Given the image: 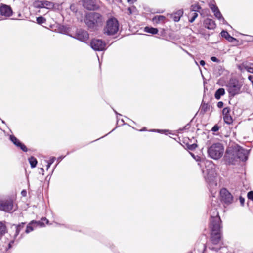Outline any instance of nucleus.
Masks as SVG:
<instances>
[{
	"mask_svg": "<svg viewBox=\"0 0 253 253\" xmlns=\"http://www.w3.org/2000/svg\"><path fill=\"white\" fill-rule=\"evenodd\" d=\"M249 152L239 145H235L227 148L225 155L227 162L234 164L235 161L241 160L245 161L248 159Z\"/></svg>",
	"mask_w": 253,
	"mask_h": 253,
	"instance_id": "f257e3e1",
	"label": "nucleus"
},
{
	"mask_svg": "<svg viewBox=\"0 0 253 253\" xmlns=\"http://www.w3.org/2000/svg\"><path fill=\"white\" fill-rule=\"evenodd\" d=\"M197 161H200L201 163L198 165L201 166V164L204 163L206 167V170H203V173L206 182L210 186L216 185L217 183L215 181V178L216 176V173L215 169V166L212 162L205 160H201L200 157H198L195 159Z\"/></svg>",
	"mask_w": 253,
	"mask_h": 253,
	"instance_id": "f03ea898",
	"label": "nucleus"
},
{
	"mask_svg": "<svg viewBox=\"0 0 253 253\" xmlns=\"http://www.w3.org/2000/svg\"><path fill=\"white\" fill-rule=\"evenodd\" d=\"M84 22L88 28L97 30L104 24L105 18L98 12H89L85 15Z\"/></svg>",
	"mask_w": 253,
	"mask_h": 253,
	"instance_id": "7ed1b4c3",
	"label": "nucleus"
},
{
	"mask_svg": "<svg viewBox=\"0 0 253 253\" xmlns=\"http://www.w3.org/2000/svg\"><path fill=\"white\" fill-rule=\"evenodd\" d=\"M224 152V147L220 143H214L208 149V154L211 158L217 160L220 158Z\"/></svg>",
	"mask_w": 253,
	"mask_h": 253,
	"instance_id": "20e7f679",
	"label": "nucleus"
},
{
	"mask_svg": "<svg viewBox=\"0 0 253 253\" xmlns=\"http://www.w3.org/2000/svg\"><path fill=\"white\" fill-rule=\"evenodd\" d=\"M119 30V23L115 18H109L106 21V25L104 28V34L107 35H113Z\"/></svg>",
	"mask_w": 253,
	"mask_h": 253,
	"instance_id": "39448f33",
	"label": "nucleus"
},
{
	"mask_svg": "<svg viewBox=\"0 0 253 253\" xmlns=\"http://www.w3.org/2000/svg\"><path fill=\"white\" fill-rule=\"evenodd\" d=\"M81 2L83 6L89 11L99 10L102 4L99 0H82Z\"/></svg>",
	"mask_w": 253,
	"mask_h": 253,
	"instance_id": "423d86ee",
	"label": "nucleus"
},
{
	"mask_svg": "<svg viewBox=\"0 0 253 253\" xmlns=\"http://www.w3.org/2000/svg\"><path fill=\"white\" fill-rule=\"evenodd\" d=\"M211 219L210 221V228H215L218 225H221V220L219 213L216 208H212L210 211Z\"/></svg>",
	"mask_w": 253,
	"mask_h": 253,
	"instance_id": "0eeeda50",
	"label": "nucleus"
},
{
	"mask_svg": "<svg viewBox=\"0 0 253 253\" xmlns=\"http://www.w3.org/2000/svg\"><path fill=\"white\" fill-rule=\"evenodd\" d=\"M213 228H210L211 230V240L212 244L214 245L218 244L221 239V229L222 225H218Z\"/></svg>",
	"mask_w": 253,
	"mask_h": 253,
	"instance_id": "6e6552de",
	"label": "nucleus"
},
{
	"mask_svg": "<svg viewBox=\"0 0 253 253\" xmlns=\"http://www.w3.org/2000/svg\"><path fill=\"white\" fill-rule=\"evenodd\" d=\"M227 86L229 95L234 96L239 93L242 85L237 80H230Z\"/></svg>",
	"mask_w": 253,
	"mask_h": 253,
	"instance_id": "1a4fd4ad",
	"label": "nucleus"
},
{
	"mask_svg": "<svg viewBox=\"0 0 253 253\" xmlns=\"http://www.w3.org/2000/svg\"><path fill=\"white\" fill-rule=\"evenodd\" d=\"M221 200L226 205H229L233 202V197L232 194L225 188H223L220 192Z\"/></svg>",
	"mask_w": 253,
	"mask_h": 253,
	"instance_id": "9d476101",
	"label": "nucleus"
},
{
	"mask_svg": "<svg viewBox=\"0 0 253 253\" xmlns=\"http://www.w3.org/2000/svg\"><path fill=\"white\" fill-rule=\"evenodd\" d=\"M13 208V201L11 199L0 200V210L6 212H10Z\"/></svg>",
	"mask_w": 253,
	"mask_h": 253,
	"instance_id": "9b49d317",
	"label": "nucleus"
},
{
	"mask_svg": "<svg viewBox=\"0 0 253 253\" xmlns=\"http://www.w3.org/2000/svg\"><path fill=\"white\" fill-rule=\"evenodd\" d=\"M90 46L95 51H103L105 49L106 43L101 40L93 39L90 42Z\"/></svg>",
	"mask_w": 253,
	"mask_h": 253,
	"instance_id": "f8f14e48",
	"label": "nucleus"
},
{
	"mask_svg": "<svg viewBox=\"0 0 253 253\" xmlns=\"http://www.w3.org/2000/svg\"><path fill=\"white\" fill-rule=\"evenodd\" d=\"M11 8L6 4H1L0 5V14L1 16L9 17L12 15Z\"/></svg>",
	"mask_w": 253,
	"mask_h": 253,
	"instance_id": "ddd939ff",
	"label": "nucleus"
},
{
	"mask_svg": "<svg viewBox=\"0 0 253 253\" xmlns=\"http://www.w3.org/2000/svg\"><path fill=\"white\" fill-rule=\"evenodd\" d=\"M44 226V223L42 221H36L33 220L27 225L25 232L26 233H29L32 231L34 228L37 227H43Z\"/></svg>",
	"mask_w": 253,
	"mask_h": 253,
	"instance_id": "4468645a",
	"label": "nucleus"
},
{
	"mask_svg": "<svg viewBox=\"0 0 253 253\" xmlns=\"http://www.w3.org/2000/svg\"><path fill=\"white\" fill-rule=\"evenodd\" d=\"M10 140L18 147H19L24 152L27 151L26 146L17 139L14 136L11 135L10 137Z\"/></svg>",
	"mask_w": 253,
	"mask_h": 253,
	"instance_id": "2eb2a0df",
	"label": "nucleus"
},
{
	"mask_svg": "<svg viewBox=\"0 0 253 253\" xmlns=\"http://www.w3.org/2000/svg\"><path fill=\"white\" fill-rule=\"evenodd\" d=\"M88 34L84 30H80L76 35V39L82 42H85L88 40Z\"/></svg>",
	"mask_w": 253,
	"mask_h": 253,
	"instance_id": "dca6fc26",
	"label": "nucleus"
},
{
	"mask_svg": "<svg viewBox=\"0 0 253 253\" xmlns=\"http://www.w3.org/2000/svg\"><path fill=\"white\" fill-rule=\"evenodd\" d=\"M204 25L205 28L209 30H213L216 27L214 21L210 18H206L204 20Z\"/></svg>",
	"mask_w": 253,
	"mask_h": 253,
	"instance_id": "f3484780",
	"label": "nucleus"
},
{
	"mask_svg": "<svg viewBox=\"0 0 253 253\" xmlns=\"http://www.w3.org/2000/svg\"><path fill=\"white\" fill-rule=\"evenodd\" d=\"M239 69L243 71L246 70L248 72L253 73V64L243 63L242 65L239 66Z\"/></svg>",
	"mask_w": 253,
	"mask_h": 253,
	"instance_id": "a211bd4d",
	"label": "nucleus"
},
{
	"mask_svg": "<svg viewBox=\"0 0 253 253\" xmlns=\"http://www.w3.org/2000/svg\"><path fill=\"white\" fill-rule=\"evenodd\" d=\"M220 34L222 37L225 38L228 41L231 42H233L234 41H237L236 39L230 36L226 31H222Z\"/></svg>",
	"mask_w": 253,
	"mask_h": 253,
	"instance_id": "6ab92c4d",
	"label": "nucleus"
},
{
	"mask_svg": "<svg viewBox=\"0 0 253 253\" xmlns=\"http://www.w3.org/2000/svg\"><path fill=\"white\" fill-rule=\"evenodd\" d=\"M183 14V11L182 9H180L171 15V17L175 22H178L179 21L181 17Z\"/></svg>",
	"mask_w": 253,
	"mask_h": 253,
	"instance_id": "aec40b11",
	"label": "nucleus"
},
{
	"mask_svg": "<svg viewBox=\"0 0 253 253\" xmlns=\"http://www.w3.org/2000/svg\"><path fill=\"white\" fill-rule=\"evenodd\" d=\"M25 223H22L21 224L18 225L14 226L15 233L13 235L14 239H15L16 237L19 235L20 231L23 228Z\"/></svg>",
	"mask_w": 253,
	"mask_h": 253,
	"instance_id": "412c9836",
	"label": "nucleus"
},
{
	"mask_svg": "<svg viewBox=\"0 0 253 253\" xmlns=\"http://www.w3.org/2000/svg\"><path fill=\"white\" fill-rule=\"evenodd\" d=\"M7 232V228L5 224L0 221V239L5 235Z\"/></svg>",
	"mask_w": 253,
	"mask_h": 253,
	"instance_id": "4be33fe9",
	"label": "nucleus"
},
{
	"mask_svg": "<svg viewBox=\"0 0 253 253\" xmlns=\"http://www.w3.org/2000/svg\"><path fill=\"white\" fill-rule=\"evenodd\" d=\"M225 94V90L224 88H220L217 89L214 94L215 98L219 100L221 97Z\"/></svg>",
	"mask_w": 253,
	"mask_h": 253,
	"instance_id": "5701e85b",
	"label": "nucleus"
},
{
	"mask_svg": "<svg viewBox=\"0 0 253 253\" xmlns=\"http://www.w3.org/2000/svg\"><path fill=\"white\" fill-rule=\"evenodd\" d=\"M54 4L53 2L47 0H43L42 8L52 9L54 7Z\"/></svg>",
	"mask_w": 253,
	"mask_h": 253,
	"instance_id": "b1692460",
	"label": "nucleus"
},
{
	"mask_svg": "<svg viewBox=\"0 0 253 253\" xmlns=\"http://www.w3.org/2000/svg\"><path fill=\"white\" fill-rule=\"evenodd\" d=\"M165 17L162 15L155 16L152 19L154 23H158L160 22H163L165 19Z\"/></svg>",
	"mask_w": 253,
	"mask_h": 253,
	"instance_id": "393cba45",
	"label": "nucleus"
},
{
	"mask_svg": "<svg viewBox=\"0 0 253 253\" xmlns=\"http://www.w3.org/2000/svg\"><path fill=\"white\" fill-rule=\"evenodd\" d=\"M144 31L152 34H156L158 32V30L157 28L149 27H146Z\"/></svg>",
	"mask_w": 253,
	"mask_h": 253,
	"instance_id": "a878e982",
	"label": "nucleus"
},
{
	"mask_svg": "<svg viewBox=\"0 0 253 253\" xmlns=\"http://www.w3.org/2000/svg\"><path fill=\"white\" fill-rule=\"evenodd\" d=\"M223 120L225 123L227 124H231L233 122V119L230 114L224 115Z\"/></svg>",
	"mask_w": 253,
	"mask_h": 253,
	"instance_id": "bb28decb",
	"label": "nucleus"
},
{
	"mask_svg": "<svg viewBox=\"0 0 253 253\" xmlns=\"http://www.w3.org/2000/svg\"><path fill=\"white\" fill-rule=\"evenodd\" d=\"M214 16L219 20L222 22L223 24L225 23V20L224 18L223 17L221 13L219 11V10L216 11L214 13Z\"/></svg>",
	"mask_w": 253,
	"mask_h": 253,
	"instance_id": "cd10ccee",
	"label": "nucleus"
},
{
	"mask_svg": "<svg viewBox=\"0 0 253 253\" xmlns=\"http://www.w3.org/2000/svg\"><path fill=\"white\" fill-rule=\"evenodd\" d=\"M28 160L32 168H35L36 166L37 161L35 158L31 156L28 159Z\"/></svg>",
	"mask_w": 253,
	"mask_h": 253,
	"instance_id": "c85d7f7f",
	"label": "nucleus"
},
{
	"mask_svg": "<svg viewBox=\"0 0 253 253\" xmlns=\"http://www.w3.org/2000/svg\"><path fill=\"white\" fill-rule=\"evenodd\" d=\"M43 1L35 0L33 3V6L37 8H42Z\"/></svg>",
	"mask_w": 253,
	"mask_h": 253,
	"instance_id": "c756f323",
	"label": "nucleus"
},
{
	"mask_svg": "<svg viewBox=\"0 0 253 253\" xmlns=\"http://www.w3.org/2000/svg\"><path fill=\"white\" fill-rule=\"evenodd\" d=\"M201 9L200 6L197 4H193L191 6L190 10L192 12H196Z\"/></svg>",
	"mask_w": 253,
	"mask_h": 253,
	"instance_id": "7c9ffc66",
	"label": "nucleus"
},
{
	"mask_svg": "<svg viewBox=\"0 0 253 253\" xmlns=\"http://www.w3.org/2000/svg\"><path fill=\"white\" fill-rule=\"evenodd\" d=\"M210 106L207 104L203 103H202L201 106V111H203L204 112H206L209 109Z\"/></svg>",
	"mask_w": 253,
	"mask_h": 253,
	"instance_id": "2f4dec72",
	"label": "nucleus"
},
{
	"mask_svg": "<svg viewBox=\"0 0 253 253\" xmlns=\"http://www.w3.org/2000/svg\"><path fill=\"white\" fill-rule=\"evenodd\" d=\"M191 15L192 17L189 20V21L190 23H192L195 20V19L198 16V14L196 12H193L191 14H190L189 16Z\"/></svg>",
	"mask_w": 253,
	"mask_h": 253,
	"instance_id": "473e14b6",
	"label": "nucleus"
},
{
	"mask_svg": "<svg viewBox=\"0 0 253 253\" xmlns=\"http://www.w3.org/2000/svg\"><path fill=\"white\" fill-rule=\"evenodd\" d=\"M45 21H46L45 19L42 16H40V17L37 18V21L38 24H41L44 23H45Z\"/></svg>",
	"mask_w": 253,
	"mask_h": 253,
	"instance_id": "72a5a7b5",
	"label": "nucleus"
},
{
	"mask_svg": "<svg viewBox=\"0 0 253 253\" xmlns=\"http://www.w3.org/2000/svg\"><path fill=\"white\" fill-rule=\"evenodd\" d=\"M230 109L229 107H225L223 109V115L229 114L230 113Z\"/></svg>",
	"mask_w": 253,
	"mask_h": 253,
	"instance_id": "f704fd0d",
	"label": "nucleus"
},
{
	"mask_svg": "<svg viewBox=\"0 0 253 253\" xmlns=\"http://www.w3.org/2000/svg\"><path fill=\"white\" fill-rule=\"evenodd\" d=\"M197 147V144H196L195 143L187 145L188 149L190 150H193L195 149Z\"/></svg>",
	"mask_w": 253,
	"mask_h": 253,
	"instance_id": "c9c22d12",
	"label": "nucleus"
},
{
	"mask_svg": "<svg viewBox=\"0 0 253 253\" xmlns=\"http://www.w3.org/2000/svg\"><path fill=\"white\" fill-rule=\"evenodd\" d=\"M210 8L213 13L219 10L218 7L213 4L210 5Z\"/></svg>",
	"mask_w": 253,
	"mask_h": 253,
	"instance_id": "e433bc0d",
	"label": "nucleus"
},
{
	"mask_svg": "<svg viewBox=\"0 0 253 253\" xmlns=\"http://www.w3.org/2000/svg\"><path fill=\"white\" fill-rule=\"evenodd\" d=\"M247 196L249 199L253 200V191H250L248 192Z\"/></svg>",
	"mask_w": 253,
	"mask_h": 253,
	"instance_id": "4c0bfd02",
	"label": "nucleus"
},
{
	"mask_svg": "<svg viewBox=\"0 0 253 253\" xmlns=\"http://www.w3.org/2000/svg\"><path fill=\"white\" fill-rule=\"evenodd\" d=\"M239 201H240L241 206H243L244 205L245 199L243 197H242V196H240Z\"/></svg>",
	"mask_w": 253,
	"mask_h": 253,
	"instance_id": "58836bf2",
	"label": "nucleus"
},
{
	"mask_svg": "<svg viewBox=\"0 0 253 253\" xmlns=\"http://www.w3.org/2000/svg\"><path fill=\"white\" fill-rule=\"evenodd\" d=\"M67 32V29L64 26H62L60 28V32L62 33H65Z\"/></svg>",
	"mask_w": 253,
	"mask_h": 253,
	"instance_id": "ea45409f",
	"label": "nucleus"
},
{
	"mask_svg": "<svg viewBox=\"0 0 253 253\" xmlns=\"http://www.w3.org/2000/svg\"><path fill=\"white\" fill-rule=\"evenodd\" d=\"M219 130V126L217 125H215L212 128L211 130L213 132L217 131Z\"/></svg>",
	"mask_w": 253,
	"mask_h": 253,
	"instance_id": "a19ab883",
	"label": "nucleus"
},
{
	"mask_svg": "<svg viewBox=\"0 0 253 253\" xmlns=\"http://www.w3.org/2000/svg\"><path fill=\"white\" fill-rule=\"evenodd\" d=\"M211 60L214 62L218 63L219 62V60L216 57L212 56L211 58Z\"/></svg>",
	"mask_w": 253,
	"mask_h": 253,
	"instance_id": "79ce46f5",
	"label": "nucleus"
},
{
	"mask_svg": "<svg viewBox=\"0 0 253 253\" xmlns=\"http://www.w3.org/2000/svg\"><path fill=\"white\" fill-rule=\"evenodd\" d=\"M217 106L218 108H221L223 107V103L222 101H219L217 103Z\"/></svg>",
	"mask_w": 253,
	"mask_h": 253,
	"instance_id": "37998d69",
	"label": "nucleus"
},
{
	"mask_svg": "<svg viewBox=\"0 0 253 253\" xmlns=\"http://www.w3.org/2000/svg\"><path fill=\"white\" fill-rule=\"evenodd\" d=\"M21 195L25 197L27 195V192L25 190H23L22 191H21Z\"/></svg>",
	"mask_w": 253,
	"mask_h": 253,
	"instance_id": "c03bdc74",
	"label": "nucleus"
},
{
	"mask_svg": "<svg viewBox=\"0 0 253 253\" xmlns=\"http://www.w3.org/2000/svg\"><path fill=\"white\" fill-rule=\"evenodd\" d=\"M248 79L251 82L252 84L253 82V75H249L248 76Z\"/></svg>",
	"mask_w": 253,
	"mask_h": 253,
	"instance_id": "a18cd8bd",
	"label": "nucleus"
},
{
	"mask_svg": "<svg viewBox=\"0 0 253 253\" xmlns=\"http://www.w3.org/2000/svg\"><path fill=\"white\" fill-rule=\"evenodd\" d=\"M55 159V157H52V158H50V159L49 160V162L50 164H52L54 162V161Z\"/></svg>",
	"mask_w": 253,
	"mask_h": 253,
	"instance_id": "49530a36",
	"label": "nucleus"
},
{
	"mask_svg": "<svg viewBox=\"0 0 253 253\" xmlns=\"http://www.w3.org/2000/svg\"><path fill=\"white\" fill-rule=\"evenodd\" d=\"M13 243H14V240H11V241L9 242V244H8V246H9V248H11V247H12V245L13 244Z\"/></svg>",
	"mask_w": 253,
	"mask_h": 253,
	"instance_id": "de8ad7c7",
	"label": "nucleus"
},
{
	"mask_svg": "<svg viewBox=\"0 0 253 253\" xmlns=\"http://www.w3.org/2000/svg\"><path fill=\"white\" fill-rule=\"evenodd\" d=\"M200 64L202 66H204L205 64V62L204 60H201L200 61Z\"/></svg>",
	"mask_w": 253,
	"mask_h": 253,
	"instance_id": "09e8293b",
	"label": "nucleus"
},
{
	"mask_svg": "<svg viewBox=\"0 0 253 253\" xmlns=\"http://www.w3.org/2000/svg\"><path fill=\"white\" fill-rule=\"evenodd\" d=\"M42 221H46L47 224L48 223V220L45 218H42Z\"/></svg>",
	"mask_w": 253,
	"mask_h": 253,
	"instance_id": "8fccbe9b",
	"label": "nucleus"
},
{
	"mask_svg": "<svg viewBox=\"0 0 253 253\" xmlns=\"http://www.w3.org/2000/svg\"><path fill=\"white\" fill-rule=\"evenodd\" d=\"M51 164H50L49 162L48 163V164L47 165V169H48V168L50 167Z\"/></svg>",
	"mask_w": 253,
	"mask_h": 253,
	"instance_id": "3c124183",
	"label": "nucleus"
},
{
	"mask_svg": "<svg viewBox=\"0 0 253 253\" xmlns=\"http://www.w3.org/2000/svg\"><path fill=\"white\" fill-rule=\"evenodd\" d=\"M128 10L129 11V14H131L132 13L131 9L130 8H128Z\"/></svg>",
	"mask_w": 253,
	"mask_h": 253,
	"instance_id": "603ef678",
	"label": "nucleus"
},
{
	"mask_svg": "<svg viewBox=\"0 0 253 253\" xmlns=\"http://www.w3.org/2000/svg\"><path fill=\"white\" fill-rule=\"evenodd\" d=\"M190 154L192 156V157L194 159H196V157L195 156V155L192 153H190Z\"/></svg>",
	"mask_w": 253,
	"mask_h": 253,
	"instance_id": "864d4df0",
	"label": "nucleus"
},
{
	"mask_svg": "<svg viewBox=\"0 0 253 253\" xmlns=\"http://www.w3.org/2000/svg\"><path fill=\"white\" fill-rule=\"evenodd\" d=\"M64 156H63V157H59V158H58V160L60 161V160H61L62 159H63V158H64Z\"/></svg>",
	"mask_w": 253,
	"mask_h": 253,
	"instance_id": "5fc2aeb1",
	"label": "nucleus"
},
{
	"mask_svg": "<svg viewBox=\"0 0 253 253\" xmlns=\"http://www.w3.org/2000/svg\"><path fill=\"white\" fill-rule=\"evenodd\" d=\"M127 1H128V2H131V3H133V1L134 0H127Z\"/></svg>",
	"mask_w": 253,
	"mask_h": 253,
	"instance_id": "6e6d98bb",
	"label": "nucleus"
},
{
	"mask_svg": "<svg viewBox=\"0 0 253 253\" xmlns=\"http://www.w3.org/2000/svg\"><path fill=\"white\" fill-rule=\"evenodd\" d=\"M41 170H42V171H44V169L43 168H41Z\"/></svg>",
	"mask_w": 253,
	"mask_h": 253,
	"instance_id": "4d7b16f0",
	"label": "nucleus"
},
{
	"mask_svg": "<svg viewBox=\"0 0 253 253\" xmlns=\"http://www.w3.org/2000/svg\"><path fill=\"white\" fill-rule=\"evenodd\" d=\"M211 250H215V249L214 248H211Z\"/></svg>",
	"mask_w": 253,
	"mask_h": 253,
	"instance_id": "13d9d810",
	"label": "nucleus"
},
{
	"mask_svg": "<svg viewBox=\"0 0 253 253\" xmlns=\"http://www.w3.org/2000/svg\"><path fill=\"white\" fill-rule=\"evenodd\" d=\"M188 253H193V252L192 251H190Z\"/></svg>",
	"mask_w": 253,
	"mask_h": 253,
	"instance_id": "bf43d9fd",
	"label": "nucleus"
}]
</instances>
